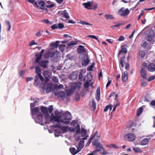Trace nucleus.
I'll use <instances>...</instances> for the list:
<instances>
[{"label":"nucleus","mask_w":155,"mask_h":155,"mask_svg":"<svg viewBox=\"0 0 155 155\" xmlns=\"http://www.w3.org/2000/svg\"><path fill=\"white\" fill-rule=\"evenodd\" d=\"M55 116L53 114H51V120H55L59 123H62L63 124L68 125L70 123V120L71 119V114L68 111L63 113L61 110L59 111L56 110L55 112Z\"/></svg>","instance_id":"nucleus-1"},{"label":"nucleus","mask_w":155,"mask_h":155,"mask_svg":"<svg viewBox=\"0 0 155 155\" xmlns=\"http://www.w3.org/2000/svg\"><path fill=\"white\" fill-rule=\"evenodd\" d=\"M45 118L44 121L42 119V114L39 113L38 117L35 119V121L36 123H39L41 125H43L44 124H49L50 122H53L55 121V120H51V117H50L49 115H48V117L45 116Z\"/></svg>","instance_id":"nucleus-2"},{"label":"nucleus","mask_w":155,"mask_h":155,"mask_svg":"<svg viewBox=\"0 0 155 155\" xmlns=\"http://www.w3.org/2000/svg\"><path fill=\"white\" fill-rule=\"evenodd\" d=\"M36 103V101L34 102V103H31L30 104V106L31 107V111L32 115V117L33 118L35 117V114H36V117L34 118V120L36 119L37 117H38L39 114V113L41 114V112H39V108L36 107L34 108H32L34 106V104Z\"/></svg>","instance_id":"nucleus-3"},{"label":"nucleus","mask_w":155,"mask_h":155,"mask_svg":"<svg viewBox=\"0 0 155 155\" xmlns=\"http://www.w3.org/2000/svg\"><path fill=\"white\" fill-rule=\"evenodd\" d=\"M79 133L80 135L78 139H75L77 141H78L80 139L85 140L89 137L88 135L87 134L86 130L84 128H82L81 129Z\"/></svg>","instance_id":"nucleus-4"},{"label":"nucleus","mask_w":155,"mask_h":155,"mask_svg":"<svg viewBox=\"0 0 155 155\" xmlns=\"http://www.w3.org/2000/svg\"><path fill=\"white\" fill-rule=\"evenodd\" d=\"M79 58L82 61V64L83 66H86L88 64L90 61L86 54H83L81 55Z\"/></svg>","instance_id":"nucleus-5"},{"label":"nucleus","mask_w":155,"mask_h":155,"mask_svg":"<svg viewBox=\"0 0 155 155\" xmlns=\"http://www.w3.org/2000/svg\"><path fill=\"white\" fill-rule=\"evenodd\" d=\"M146 39L148 41H155V35L154 31L152 30H149L147 33Z\"/></svg>","instance_id":"nucleus-6"},{"label":"nucleus","mask_w":155,"mask_h":155,"mask_svg":"<svg viewBox=\"0 0 155 155\" xmlns=\"http://www.w3.org/2000/svg\"><path fill=\"white\" fill-rule=\"evenodd\" d=\"M118 12L120 16L123 17L127 15L130 13V11L128 8L125 9L122 7L119 10Z\"/></svg>","instance_id":"nucleus-7"},{"label":"nucleus","mask_w":155,"mask_h":155,"mask_svg":"<svg viewBox=\"0 0 155 155\" xmlns=\"http://www.w3.org/2000/svg\"><path fill=\"white\" fill-rule=\"evenodd\" d=\"M125 139L129 141H132L136 138V136L133 133H130L125 134L124 136Z\"/></svg>","instance_id":"nucleus-8"},{"label":"nucleus","mask_w":155,"mask_h":155,"mask_svg":"<svg viewBox=\"0 0 155 155\" xmlns=\"http://www.w3.org/2000/svg\"><path fill=\"white\" fill-rule=\"evenodd\" d=\"M55 52L53 51L52 48L48 50L44 55V57L45 58H47L50 57H54L55 54Z\"/></svg>","instance_id":"nucleus-9"},{"label":"nucleus","mask_w":155,"mask_h":155,"mask_svg":"<svg viewBox=\"0 0 155 155\" xmlns=\"http://www.w3.org/2000/svg\"><path fill=\"white\" fill-rule=\"evenodd\" d=\"M45 5V2L42 1H38L37 2H35L34 6L35 7H40V9H45V10L46 9L44 8V7Z\"/></svg>","instance_id":"nucleus-10"},{"label":"nucleus","mask_w":155,"mask_h":155,"mask_svg":"<svg viewBox=\"0 0 155 155\" xmlns=\"http://www.w3.org/2000/svg\"><path fill=\"white\" fill-rule=\"evenodd\" d=\"M54 94L55 96H57L59 100H61L64 99L65 93L64 91H60L59 92H55Z\"/></svg>","instance_id":"nucleus-11"},{"label":"nucleus","mask_w":155,"mask_h":155,"mask_svg":"<svg viewBox=\"0 0 155 155\" xmlns=\"http://www.w3.org/2000/svg\"><path fill=\"white\" fill-rule=\"evenodd\" d=\"M74 131H75L76 133L74 135V137L75 139H78L79 137V133L81 131L80 125L79 124H78L74 128Z\"/></svg>","instance_id":"nucleus-12"},{"label":"nucleus","mask_w":155,"mask_h":155,"mask_svg":"<svg viewBox=\"0 0 155 155\" xmlns=\"http://www.w3.org/2000/svg\"><path fill=\"white\" fill-rule=\"evenodd\" d=\"M43 74L45 78V81L48 82L49 78H50V73L48 70L44 71L43 73Z\"/></svg>","instance_id":"nucleus-13"},{"label":"nucleus","mask_w":155,"mask_h":155,"mask_svg":"<svg viewBox=\"0 0 155 155\" xmlns=\"http://www.w3.org/2000/svg\"><path fill=\"white\" fill-rule=\"evenodd\" d=\"M148 71L151 72L155 71V64L153 63H150L148 64L147 66Z\"/></svg>","instance_id":"nucleus-14"},{"label":"nucleus","mask_w":155,"mask_h":155,"mask_svg":"<svg viewBox=\"0 0 155 155\" xmlns=\"http://www.w3.org/2000/svg\"><path fill=\"white\" fill-rule=\"evenodd\" d=\"M81 84L80 83L74 82L71 84V87L74 90L76 89H79L81 87Z\"/></svg>","instance_id":"nucleus-15"},{"label":"nucleus","mask_w":155,"mask_h":155,"mask_svg":"<svg viewBox=\"0 0 155 155\" xmlns=\"http://www.w3.org/2000/svg\"><path fill=\"white\" fill-rule=\"evenodd\" d=\"M77 51L80 54L84 53L86 52L84 47L81 45H80L77 49Z\"/></svg>","instance_id":"nucleus-16"},{"label":"nucleus","mask_w":155,"mask_h":155,"mask_svg":"<svg viewBox=\"0 0 155 155\" xmlns=\"http://www.w3.org/2000/svg\"><path fill=\"white\" fill-rule=\"evenodd\" d=\"M78 74L77 72H74L71 74H70L69 78L72 80L75 79L78 77Z\"/></svg>","instance_id":"nucleus-17"},{"label":"nucleus","mask_w":155,"mask_h":155,"mask_svg":"<svg viewBox=\"0 0 155 155\" xmlns=\"http://www.w3.org/2000/svg\"><path fill=\"white\" fill-rule=\"evenodd\" d=\"M140 73L142 78L145 79H146L147 78V74L146 72V71L145 70V69H144L143 68H141Z\"/></svg>","instance_id":"nucleus-18"},{"label":"nucleus","mask_w":155,"mask_h":155,"mask_svg":"<svg viewBox=\"0 0 155 155\" xmlns=\"http://www.w3.org/2000/svg\"><path fill=\"white\" fill-rule=\"evenodd\" d=\"M41 112L44 114L46 117H48V115H49L48 109L45 107H41Z\"/></svg>","instance_id":"nucleus-19"},{"label":"nucleus","mask_w":155,"mask_h":155,"mask_svg":"<svg viewBox=\"0 0 155 155\" xmlns=\"http://www.w3.org/2000/svg\"><path fill=\"white\" fill-rule=\"evenodd\" d=\"M78 43L77 41H71L69 43H68L67 45V48H72L74 45H76Z\"/></svg>","instance_id":"nucleus-20"},{"label":"nucleus","mask_w":155,"mask_h":155,"mask_svg":"<svg viewBox=\"0 0 155 155\" xmlns=\"http://www.w3.org/2000/svg\"><path fill=\"white\" fill-rule=\"evenodd\" d=\"M48 61H41L39 63L40 66L44 68H46L47 67V64Z\"/></svg>","instance_id":"nucleus-21"},{"label":"nucleus","mask_w":155,"mask_h":155,"mask_svg":"<svg viewBox=\"0 0 155 155\" xmlns=\"http://www.w3.org/2000/svg\"><path fill=\"white\" fill-rule=\"evenodd\" d=\"M69 150L71 153L73 155H75L81 151V150H76L74 147L70 148Z\"/></svg>","instance_id":"nucleus-22"},{"label":"nucleus","mask_w":155,"mask_h":155,"mask_svg":"<svg viewBox=\"0 0 155 155\" xmlns=\"http://www.w3.org/2000/svg\"><path fill=\"white\" fill-rule=\"evenodd\" d=\"M128 73L127 71H125L124 73L123 74H122V78L124 81H125L128 79Z\"/></svg>","instance_id":"nucleus-23"},{"label":"nucleus","mask_w":155,"mask_h":155,"mask_svg":"<svg viewBox=\"0 0 155 155\" xmlns=\"http://www.w3.org/2000/svg\"><path fill=\"white\" fill-rule=\"evenodd\" d=\"M83 5L84 6L85 8L87 9H91V8L90 7L91 6H92V2H88L85 3H83Z\"/></svg>","instance_id":"nucleus-24"},{"label":"nucleus","mask_w":155,"mask_h":155,"mask_svg":"<svg viewBox=\"0 0 155 155\" xmlns=\"http://www.w3.org/2000/svg\"><path fill=\"white\" fill-rule=\"evenodd\" d=\"M61 12L62 13L64 17L67 19L70 18V16L68 13L67 12V11L64 10L63 11L59 12Z\"/></svg>","instance_id":"nucleus-25"},{"label":"nucleus","mask_w":155,"mask_h":155,"mask_svg":"<svg viewBox=\"0 0 155 155\" xmlns=\"http://www.w3.org/2000/svg\"><path fill=\"white\" fill-rule=\"evenodd\" d=\"M100 92L99 87H98L96 91V99L98 101L100 99Z\"/></svg>","instance_id":"nucleus-26"},{"label":"nucleus","mask_w":155,"mask_h":155,"mask_svg":"<svg viewBox=\"0 0 155 155\" xmlns=\"http://www.w3.org/2000/svg\"><path fill=\"white\" fill-rule=\"evenodd\" d=\"M127 52V50L125 47L124 46H122L121 47V49L119 51L118 53V55L121 54L122 53L126 54Z\"/></svg>","instance_id":"nucleus-27"},{"label":"nucleus","mask_w":155,"mask_h":155,"mask_svg":"<svg viewBox=\"0 0 155 155\" xmlns=\"http://www.w3.org/2000/svg\"><path fill=\"white\" fill-rule=\"evenodd\" d=\"M84 140H82L80 141L78 147H77L78 150H81L84 147Z\"/></svg>","instance_id":"nucleus-28"},{"label":"nucleus","mask_w":155,"mask_h":155,"mask_svg":"<svg viewBox=\"0 0 155 155\" xmlns=\"http://www.w3.org/2000/svg\"><path fill=\"white\" fill-rule=\"evenodd\" d=\"M74 90L71 87L70 89H68L66 90V93L68 95H70L72 94Z\"/></svg>","instance_id":"nucleus-29"},{"label":"nucleus","mask_w":155,"mask_h":155,"mask_svg":"<svg viewBox=\"0 0 155 155\" xmlns=\"http://www.w3.org/2000/svg\"><path fill=\"white\" fill-rule=\"evenodd\" d=\"M149 141V139L148 138H145L141 140V144L142 145H145L147 144Z\"/></svg>","instance_id":"nucleus-30"},{"label":"nucleus","mask_w":155,"mask_h":155,"mask_svg":"<svg viewBox=\"0 0 155 155\" xmlns=\"http://www.w3.org/2000/svg\"><path fill=\"white\" fill-rule=\"evenodd\" d=\"M52 84L50 83L48 84L46 88V92L47 93L50 92L52 90Z\"/></svg>","instance_id":"nucleus-31"},{"label":"nucleus","mask_w":155,"mask_h":155,"mask_svg":"<svg viewBox=\"0 0 155 155\" xmlns=\"http://www.w3.org/2000/svg\"><path fill=\"white\" fill-rule=\"evenodd\" d=\"M94 146H95L97 147H99L100 145V143L98 142V141L97 139H94L92 142Z\"/></svg>","instance_id":"nucleus-32"},{"label":"nucleus","mask_w":155,"mask_h":155,"mask_svg":"<svg viewBox=\"0 0 155 155\" xmlns=\"http://www.w3.org/2000/svg\"><path fill=\"white\" fill-rule=\"evenodd\" d=\"M107 147L109 148H114L117 149L119 148V147L114 144H110L107 145Z\"/></svg>","instance_id":"nucleus-33"},{"label":"nucleus","mask_w":155,"mask_h":155,"mask_svg":"<svg viewBox=\"0 0 155 155\" xmlns=\"http://www.w3.org/2000/svg\"><path fill=\"white\" fill-rule=\"evenodd\" d=\"M36 56L37 57V58L36 59L35 61L37 63H39V61L41 59L42 56H41V55H39V54H36Z\"/></svg>","instance_id":"nucleus-34"},{"label":"nucleus","mask_w":155,"mask_h":155,"mask_svg":"<svg viewBox=\"0 0 155 155\" xmlns=\"http://www.w3.org/2000/svg\"><path fill=\"white\" fill-rule=\"evenodd\" d=\"M59 43V42L58 41H56L55 43H52L51 44V45L54 48H57Z\"/></svg>","instance_id":"nucleus-35"},{"label":"nucleus","mask_w":155,"mask_h":155,"mask_svg":"<svg viewBox=\"0 0 155 155\" xmlns=\"http://www.w3.org/2000/svg\"><path fill=\"white\" fill-rule=\"evenodd\" d=\"M125 57H123L120 58V64L121 66L123 68L124 66V63H125Z\"/></svg>","instance_id":"nucleus-36"},{"label":"nucleus","mask_w":155,"mask_h":155,"mask_svg":"<svg viewBox=\"0 0 155 155\" xmlns=\"http://www.w3.org/2000/svg\"><path fill=\"white\" fill-rule=\"evenodd\" d=\"M143 110V108L142 107H140L138 109L137 111V116L140 115L142 113Z\"/></svg>","instance_id":"nucleus-37"},{"label":"nucleus","mask_w":155,"mask_h":155,"mask_svg":"<svg viewBox=\"0 0 155 155\" xmlns=\"http://www.w3.org/2000/svg\"><path fill=\"white\" fill-rule=\"evenodd\" d=\"M66 47V46L65 45H60L59 46V48L61 51L63 52L64 51V49Z\"/></svg>","instance_id":"nucleus-38"},{"label":"nucleus","mask_w":155,"mask_h":155,"mask_svg":"<svg viewBox=\"0 0 155 155\" xmlns=\"http://www.w3.org/2000/svg\"><path fill=\"white\" fill-rule=\"evenodd\" d=\"M134 151L135 152V153H137V152H141L142 151L141 150V149H140V148L139 147H133V149Z\"/></svg>","instance_id":"nucleus-39"},{"label":"nucleus","mask_w":155,"mask_h":155,"mask_svg":"<svg viewBox=\"0 0 155 155\" xmlns=\"http://www.w3.org/2000/svg\"><path fill=\"white\" fill-rule=\"evenodd\" d=\"M8 6L9 7L10 10L9 11L8 15H10L12 13V12L14 10V8L13 6H12L11 5H8Z\"/></svg>","instance_id":"nucleus-40"},{"label":"nucleus","mask_w":155,"mask_h":155,"mask_svg":"<svg viewBox=\"0 0 155 155\" xmlns=\"http://www.w3.org/2000/svg\"><path fill=\"white\" fill-rule=\"evenodd\" d=\"M35 71L36 73L38 74V75L41 74V71L39 67L36 66L35 67Z\"/></svg>","instance_id":"nucleus-41"},{"label":"nucleus","mask_w":155,"mask_h":155,"mask_svg":"<svg viewBox=\"0 0 155 155\" xmlns=\"http://www.w3.org/2000/svg\"><path fill=\"white\" fill-rule=\"evenodd\" d=\"M80 24H81L83 25H91L92 24H91L87 22L83 21H80L79 22Z\"/></svg>","instance_id":"nucleus-42"},{"label":"nucleus","mask_w":155,"mask_h":155,"mask_svg":"<svg viewBox=\"0 0 155 155\" xmlns=\"http://www.w3.org/2000/svg\"><path fill=\"white\" fill-rule=\"evenodd\" d=\"M84 73H83L81 72H80L79 73V79L81 81H82L83 79V76H84L83 75Z\"/></svg>","instance_id":"nucleus-43"},{"label":"nucleus","mask_w":155,"mask_h":155,"mask_svg":"<svg viewBox=\"0 0 155 155\" xmlns=\"http://www.w3.org/2000/svg\"><path fill=\"white\" fill-rule=\"evenodd\" d=\"M107 20L112 19L114 18V17L112 15H106L105 16Z\"/></svg>","instance_id":"nucleus-44"},{"label":"nucleus","mask_w":155,"mask_h":155,"mask_svg":"<svg viewBox=\"0 0 155 155\" xmlns=\"http://www.w3.org/2000/svg\"><path fill=\"white\" fill-rule=\"evenodd\" d=\"M5 23L8 26V31H10L11 27V25L10 24V21H6Z\"/></svg>","instance_id":"nucleus-45"},{"label":"nucleus","mask_w":155,"mask_h":155,"mask_svg":"<svg viewBox=\"0 0 155 155\" xmlns=\"http://www.w3.org/2000/svg\"><path fill=\"white\" fill-rule=\"evenodd\" d=\"M92 106L94 107V110H95L96 108V104L94 99H93L92 100Z\"/></svg>","instance_id":"nucleus-46"},{"label":"nucleus","mask_w":155,"mask_h":155,"mask_svg":"<svg viewBox=\"0 0 155 155\" xmlns=\"http://www.w3.org/2000/svg\"><path fill=\"white\" fill-rule=\"evenodd\" d=\"M68 127H63L61 128V130L63 133L66 132L68 129Z\"/></svg>","instance_id":"nucleus-47"},{"label":"nucleus","mask_w":155,"mask_h":155,"mask_svg":"<svg viewBox=\"0 0 155 155\" xmlns=\"http://www.w3.org/2000/svg\"><path fill=\"white\" fill-rule=\"evenodd\" d=\"M155 79V76L153 75L150 76L148 79L147 81H148L149 82L150 81H151L154 79Z\"/></svg>","instance_id":"nucleus-48"},{"label":"nucleus","mask_w":155,"mask_h":155,"mask_svg":"<svg viewBox=\"0 0 155 155\" xmlns=\"http://www.w3.org/2000/svg\"><path fill=\"white\" fill-rule=\"evenodd\" d=\"M139 54L141 57L143 58L145 55V52L143 51H139Z\"/></svg>","instance_id":"nucleus-49"},{"label":"nucleus","mask_w":155,"mask_h":155,"mask_svg":"<svg viewBox=\"0 0 155 155\" xmlns=\"http://www.w3.org/2000/svg\"><path fill=\"white\" fill-rule=\"evenodd\" d=\"M147 43L145 41H143L142 42L141 45L144 47H146L147 45Z\"/></svg>","instance_id":"nucleus-50"},{"label":"nucleus","mask_w":155,"mask_h":155,"mask_svg":"<svg viewBox=\"0 0 155 155\" xmlns=\"http://www.w3.org/2000/svg\"><path fill=\"white\" fill-rule=\"evenodd\" d=\"M37 45V43H36L34 40H32L29 43V45L30 46H31L33 45Z\"/></svg>","instance_id":"nucleus-51"},{"label":"nucleus","mask_w":155,"mask_h":155,"mask_svg":"<svg viewBox=\"0 0 155 155\" xmlns=\"http://www.w3.org/2000/svg\"><path fill=\"white\" fill-rule=\"evenodd\" d=\"M87 37H90V38L95 39L97 40H98V38L96 37L94 35H87Z\"/></svg>","instance_id":"nucleus-52"},{"label":"nucleus","mask_w":155,"mask_h":155,"mask_svg":"<svg viewBox=\"0 0 155 155\" xmlns=\"http://www.w3.org/2000/svg\"><path fill=\"white\" fill-rule=\"evenodd\" d=\"M94 65V63H92L89 67L88 68L87 70L89 71H92Z\"/></svg>","instance_id":"nucleus-53"},{"label":"nucleus","mask_w":155,"mask_h":155,"mask_svg":"<svg viewBox=\"0 0 155 155\" xmlns=\"http://www.w3.org/2000/svg\"><path fill=\"white\" fill-rule=\"evenodd\" d=\"M52 81L55 83L58 82V79L55 76H54L52 78Z\"/></svg>","instance_id":"nucleus-54"},{"label":"nucleus","mask_w":155,"mask_h":155,"mask_svg":"<svg viewBox=\"0 0 155 155\" xmlns=\"http://www.w3.org/2000/svg\"><path fill=\"white\" fill-rule=\"evenodd\" d=\"M53 106L52 105H51V106H50L48 107V111H49V112L50 113H51L53 110Z\"/></svg>","instance_id":"nucleus-55"},{"label":"nucleus","mask_w":155,"mask_h":155,"mask_svg":"<svg viewBox=\"0 0 155 155\" xmlns=\"http://www.w3.org/2000/svg\"><path fill=\"white\" fill-rule=\"evenodd\" d=\"M144 11L143 10H142L141 11V12L139 15V16L138 18V20H139L142 16L143 15V14H144Z\"/></svg>","instance_id":"nucleus-56"},{"label":"nucleus","mask_w":155,"mask_h":155,"mask_svg":"<svg viewBox=\"0 0 155 155\" xmlns=\"http://www.w3.org/2000/svg\"><path fill=\"white\" fill-rule=\"evenodd\" d=\"M124 37L123 36H120L119 38L117 40V41H121L124 40Z\"/></svg>","instance_id":"nucleus-57"},{"label":"nucleus","mask_w":155,"mask_h":155,"mask_svg":"<svg viewBox=\"0 0 155 155\" xmlns=\"http://www.w3.org/2000/svg\"><path fill=\"white\" fill-rule=\"evenodd\" d=\"M125 69L127 71L128 70V69L129 68L130 65L128 63H125Z\"/></svg>","instance_id":"nucleus-58"},{"label":"nucleus","mask_w":155,"mask_h":155,"mask_svg":"<svg viewBox=\"0 0 155 155\" xmlns=\"http://www.w3.org/2000/svg\"><path fill=\"white\" fill-rule=\"evenodd\" d=\"M59 132V130H55L54 132V135L55 137H59L60 136V134H57Z\"/></svg>","instance_id":"nucleus-59"},{"label":"nucleus","mask_w":155,"mask_h":155,"mask_svg":"<svg viewBox=\"0 0 155 155\" xmlns=\"http://www.w3.org/2000/svg\"><path fill=\"white\" fill-rule=\"evenodd\" d=\"M58 27L60 29H62L64 27V25L62 23H59L58 25Z\"/></svg>","instance_id":"nucleus-60"},{"label":"nucleus","mask_w":155,"mask_h":155,"mask_svg":"<svg viewBox=\"0 0 155 155\" xmlns=\"http://www.w3.org/2000/svg\"><path fill=\"white\" fill-rule=\"evenodd\" d=\"M89 83L88 82H86L84 84V87L85 88L88 87L89 86Z\"/></svg>","instance_id":"nucleus-61"},{"label":"nucleus","mask_w":155,"mask_h":155,"mask_svg":"<svg viewBox=\"0 0 155 155\" xmlns=\"http://www.w3.org/2000/svg\"><path fill=\"white\" fill-rule=\"evenodd\" d=\"M41 35V34L40 31H38L36 34V35L38 37H40Z\"/></svg>","instance_id":"nucleus-62"},{"label":"nucleus","mask_w":155,"mask_h":155,"mask_svg":"<svg viewBox=\"0 0 155 155\" xmlns=\"http://www.w3.org/2000/svg\"><path fill=\"white\" fill-rule=\"evenodd\" d=\"M110 107V105H108L107 106L105 107V108H104V111L105 112H106L107 111V110Z\"/></svg>","instance_id":"nucleus-63"},{"label":"nucleus","mask_w":155,"mask_h":155,"mask_svg":"<svg viewBox=\"0 0 155 155\" xmlns=\"http://www.w3.org/2000/svg\"><path fill=\"white\" fill-rule=\"evenodd\" d=\"M150 104L153 106H155V100H153L150 103Z\"/></svg>","instance_id":"nucleus-64"}]
</instances>
